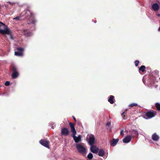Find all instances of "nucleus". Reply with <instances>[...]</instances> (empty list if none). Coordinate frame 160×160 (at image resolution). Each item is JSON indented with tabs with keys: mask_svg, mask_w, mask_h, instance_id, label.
Here are the masks:
<instances>
[{
	"mask_svg": "<svg viewBox=\"0 0 160 160\" xmlns=\"http://www.w3.org/2000/svg\"><path fill=\"white\" fill-rule=\"evenodd\" d=\"M158 31H160V26L159 27V28L158 29Z\"/></svg>",
	"mask_w": 160,
	"mask_h": 160,
	"instance_id": "72a5a7b5",
	"label": "nucleus"
},
{
	"mask_svg": "<svg viewBox=\"0 0 160 160\" xmlns=\"http://www.w3.org/2000/svg\"><path fill=\"white\" fill-rule=\"evenodd\" d=\"M12 77L13 78H15L18 76V73L17 71L16 67L13 66L12 68Z\"/></svg>",
	"mask_w": 160,
	"mask_h": 160,
	"instance_id": "423d86ee",
	"label": "nucleus"
},
{
	"mask_svg": "<svg viewBox=\"0 0 160 160\" xmlns=\"http://www.w3.org/2000/svg\"><path fill=\"white\" fill-rule=\"evenodd\" d=\"M73 119L75 121H76V119L74 117H73Z\"/></svg>",
	"mask_w": 160,
	"mask_h": 160,
	"instance_id": "473e14b6",
	"label": "nucleus"
},
{
	"mask_svg": "<svg viewBox=\"0 0 160 160\" xmlns=\"http://www.w3.org/2000/svg\"><path fill=\"white\" fill-rule=\"evenodd\" d=\"M88 158L90 159H92L93 157V155L91 153H89L87 156Z\"/></svg>",
	"mask_w": 160,
	"mask_h": 160,
	"instance_id": "5701e85b",
	"label": "nucleus"
},
{
	"mask_svg": "<svg viewBox=\"0 0 160 160\" xmlns=\"http://www.w3.org/2000/svg\"><path fill=\"white\" fill-rule=\"evenodd\" d=\"M157 16H158V17H160V13H157Z\"/></svg>",
	"mask_w": 160,
	"mask_h": 160,
	"instance_id": "2f4dec72",
	"label": "nucleus"
},
{
	"mask_svg": "<svg viewBox=\"0 0 160 160\" xmlns=\"http://www.w3.org/2000/svg\"><path fill=\"white\" fill-rule=\"evenodd\" d=\"M156 107L158 110L160 111V104L159 103H156Z\"/></svg>",
	"mask_w": 160,
	"mask_h": 160,
	"instance_id": "412c9836",
	"label": "nucleus"
},
{
	"mask_svg": "<svg viewBox=\"0 0 160 160\" xmlns=\"http://www.w3.org/2000/svg\"><path fill=\"white\" fill-rule=\"evenodd\" d=\"M20 17H17L14 18H13V19L17 20H20Z\"/></svg>",
	"mask_w": 160,
	"mask_h": 160,
	"instance_id": "bb28decb",
	"label": "nucleus"
},
{
	"mask_svg": "<svg viewBox=\"0 0 160 160\" xmlns=\"http://www.w3.org/2000/svg\"><path fill=\"white\" fill-rule=\"evenodd\" d=\"M76 148L79 152L82 154H84L86 153V149L85 148L83 147L80 144H77Z\"/></svg>",
	"mask_w": 160,
	"mask_h": 160,
	"instance_id": "7ed1b4c3",
	"label": "nucleus"
},
{
	"mask_svg": "<svg viewBox=\"0 0 160 160\" xmlns=\"http://www.w3.org/2000/svg\"><path fill=\"white\" fill-rule=\"evenodd\" d=\"M156 113L157 112L155 111L147 112L145 114L144 118L146 119L152 118L154 117Z\"/></svg>",
	"mask_w": 160,
	"mask_h": 160,
	"instance_id": "20e7f679",
	"label": "nucleus"
},
{
	"mask_svg": "<svg viewBox=\"0 0 160 160\" xmlns=\"http://www.w3.org/2000/svg\"><path fill=\"white\" fill-rule=\"evenodd\" d=\"M61 134L62 135H67L68 134V129L66 128H64L62 129Z\"/></svg>",
	"mask_w": 160,
	"mask_h": 160,
	"instance_id": "dca6fc26",
	"label": "nucleus"
},
{
	"mask_svg": "<svg viewBox=\"0 0 160 160\" xmlns=\"http://www.w3.org/2000/svg\"><path fill=\"white\" fill-rule=\"evenodd\" d=\"M152 8L154 11H156L159 9V6L157 3H154L152 5Z\"/></svg>",
	"mask_w": 160,
	"mask_h": 160,
	"instance_id": "2eb2a0df",
	"label": "nucleus"
},
{
	"mask_svg": "<svg viewBox=\"0 0 160 160\" xmlns=\"http://www.w3.org/2000/svg\"><path fill=\"white\" fill-rule=\"evenodd\" d=\"M90 150L92 152L96 154L98 152V149L96 146L92 145H91Z\"/></svg>",
	"mask_w": 160,
	"mask_h": 160,
	"instance_id": "9d476101",
	"label": "nucleus"
},
{
	"mask_svg": "<svg viewBox=\"0 0 160 160\" xmlns=\"http://www.w3.org/2000/svg\"><path fill=\"white\" fill-rule=\"evenodd\" d=\"M98 155L100 157H103L105 154V151L102 149H98Z\"/></svg>",
	"mask_w": 160,
	"mask_h": 160,
	"instance_id": "4468645a",
	"label": "nucleus"
},
{
	"mask_svg": "<svg viewBox=\"0 0 160 160\" xmlns=\"http://www.w3.org/2000/svg\"><path fill=\"white\" fill-rule=\"evenodd\" d=\"M124 112H123L122 113V115H123V114H124Z\"/></svg>",
	"mask_w": 160,
	"mask_h": 160,
	"instance_id": "c9c22d12",
	"label": "nucleus"
},
{
	"mask_svg": "<svg viewBox=\"0 0 160 160\" xmlns=\"http://www.w3.org/2000/svg\"><path fill=\"white\" fill-rule=\"evenodd\" d=\"M3 28V29L0 30V33L2 34H11V31L6 25V27H4Z\"/></svg>",
	"mask_w": 160,
	"mask_h": 160,
	"instance_id": "39448f33",
	"label": "nucleus"
},
{
	"mask_svg": "<svg viewBox=\"0 0 160 160\" xmlns=\"http://www.w3.org/2000/svg\"><path fill=\"white\" fill-rule=\"evenodd\" d=\"M8 3L10 4V5H13L14 4V3H11L10 2H8Z\"/></svg>",
	"mask_w": 160,
	"mask_h": 160,
	"instance_id": "c85d7f7f",
	"label": "nucleus"
},
{
	"mask_svg": "<svg viewBox=\"0 0 160 160\" xmlns=\"http://www.w3.org/2000/svg\"><path fill=\"white\" fill-rule=\"evenodd\" d=\"M40 143L44 146L47 148H49V142L46 140H44L43 139H41L40 141Z\"/></svg>",
	"mask_w": 160,
	"mask_h": 160,
	"instance_id": "6e6552de",
	"label": "nucleus"
},
{
	"mask_svg": "<svg viewBox=\"0 0 160 160\" xmlns=\"http://www.w3.org/2000/svg\"><path fill=\"white\" fill-rule=\"evenodd\" d=\"M22 34H24L26 36H29L31 35V33L29 32H24Z\"/></svg>",
	"mask_w": 160,
	"mask_h": 160,
	"instance_id": "4be33fe9",
	"label": "nucleus"
},
{
	"mask_svg": "<svg viewBox=\"0 0 160 160\" xmlns=\"http://www.w3.org/2000/svg\"><path fill=\"white\" fill-rule=\"evenodd\" d=\"M17 50L18 51V52H15V55L16 56H21L23 55L22 52L23 51V49L22 48H18Z\"/></svg>",
	"mask_w": 160,
	"mask_h": 160,
	"instance_id": "0eeeda50",
	"label": "nucleus"
},
{
	"mask_svg": "<svg viewBox=\"0 0 160 160\" xmlns=\"http://www.w3.org/2000/svg\"><path fill=\"white\" fill-rule=\"evenodd\" d=\"M69 124L71 128V131L72 133L73 134H76V132L74 124L72 122H70Z\"/></svg>",
	"mask_w": 160,
	"mask_h": 160,
	"instance_id": "f8f14e48",
	"label": "nucleus"
},
{
	"mask_svg": "<svg viewBox=\"0 0 160 160\" xmlns=\"http://www.w3.org/2000/svg\"><path fill=\"white\" fill-rule=\"evenodd\" d=\"M113 98L114 96H111L108 99V101L110 102V103L113 104L114 103V101L113 100Z\"/></svg>",
	"mask_w": 160,
	"mask_h": 160,
	"instance_id": "a211bd4d",
	"label": "nucleus"
},
{
	"mask_svg": "<svg viewBox=\"0 0 160 160\" xmlns=\"http://www.w3.org/2000/svg\"><path fill=\"white\" fill-rule=\"evenodd\" d=\"M145 68V67L144 65H142L139 68V70L142 71V72H144Z\"/></svg>",
	"mask_w": 160,
	"mask_h": 160,
	"instance_id": "6ab92c4d",
	"label": "nucleus"
},
{
	"mask_svg": "<svg viewBox=\"0 0 160 160\" xmlns=\"http://www.w3.org/2000/svg\"><path fill=\"white\" fill-rule=\"evenodd\" d=\"M5 84L6 86H8L10 84V82L8 81H7L5 82Z\"/></svg>",
	"mask_w": 160,
	"mask_h": 160,
	"instance_id": "a878e982",
	"label": "nucleus"
},
{
	"mask_svg": "<svg viewBox=\"0 0 160 160\" xmlns=\"http://www.w3.org/2000/svg\"><path fill=\"white\" fill-rule=\"evenodd\" d=\"M119 139H113L112 140L110 141V143L111 146H115L118 142Z\"/></svg>",
	"mask_w": 160,
	"mask_h": 160,
	"instance_id": "ddd939ff",
	"label": "nucleus"
},
{
	"mask_svg": "<svg viewBox=\"0 0 160 160\" xmlns=\"http://www.w3.org/2000/svg\"><path fill=\"white\" fill-rule=\"evenodd\" d=\"M94 22V23H96V21H95Z\"/></svg>",
	"mask_w": 160,
	"mask_h": 160,
	"instance_id": "f704fd0d",
	"label": "nucleus"
},
{
	"mask_svg": "<svg viewBox=\"0 0 160 160\" xmlns=\"http://www.w3.org/2000/svg\"><path fill=\"white\" fill-rule=\"evenodd\" d=\"M22 16L25 15L26 17H30L29 21L28 22V24L32 23L34 24L36 21L33 18L32 13L28 10H25L22 13Z\"/></svg>",
	"mask_w": 160,
	"mask_h": 160,
	"instance_id": "f257e3e1",
	"label": "nucleus"
},
{
	"mask_svg": "<svg viewBox=\"0 0 160 160\" xmlns=\"http://www.w3.org/2000/svg\"><path fill=\"white\" fill-rule=\"evenodd\" d=\"M87 139L88 140V143L90 145L94 144L95 138L93 135L91 134L88 135L87 137Z\"/></svg>",
	"mask_w": 160,
	"mask_h": 160,
	"instance_id": "f03ea898",
	"label": "nucleus"
},
{
	"mask_svg": "<svg viewBox=\"0 0 160 160\" xmlns=\"http://www.w3.org/2000/svg\"><path fill=\"white\" fill-rule=\"evenodd\" d=\"M75 134H73L72 137L75 142L78 143L81 141V137L80 135H78V137L75 136Z\"/></svg>",
	"mask_w": 160,
	"mask_h": 160,
	"instance_id": "1a4fd4ad",
	"label": "nucleus"
},
{
	"mask_svg": "<svg viewBox=\"0 0 160 160\" xmlns=\"http://www.w3.org/2000/svg\"><path fill=\"white\" fill-rule=\"evenodd\" d=\"M131 132L132 133V134H136L137 135H138V131L136 130L133 129L131 131Z\"/></svg>",
	"mask_w": 160,
	"mask_h": 160,
	"instance_id": "aec40b11",
	"label": "nucleus"
},
{
	"mask_svg": "<svg viewBox=\"0 0 160 160\" xmlns=\"http://www.w3.org/2000/svg\"><path fill=\"white\" fill-rule=\"evenodd\" d=\"M139 63V61L138 60H136L135 62V65L136 67H137L138 66V64Z\"/></svg>",
	"mask_w": 160,
	"mask_h": 160,
	"instance_id": "393cba45",
	"label": "nucleus"
},
{
	"mask_svg": "<svg viewBox=\"0 0 160 160\" xmlns=\"http://www.w3.org/2000/svg\"><path fill=\"white\" fill-rule=\"evenodd\" d=\"M2 87V86L1 85H0V88L1 87Z\"/></svg>",
	"mask_w": 160,
	"mask_h": 160,
	"instance_id": "e433bc0d",
	"label": "nucleus"
},
{
	"mask_svg": "<svg viewBox=\"0 0 160 160\" xmlns=\"http://www.w3.org/2000/svg\"><path fill=\"white\" fill-rule=\"evenodd\" d=\"M123 130H121L120 132V134L121 135H123Z\"/></svg>",
	"mask_w": 160,
	"mask_h": 160,
	"instance_id": "c756f323",
	"label": "nucleus"
},
{
	"mask_svg": "<svg viewBox=\"0 0 160 160\" xmlns=\"http://www.w3.org/2000/svg\"><path fill=\"white\" fill-rule=\"evenodd\" d=\"M159 138V137L156 133H154L152 136V139L153 140L155 141H158Z\"/></svg>",
	"mask_w": 160,
	"mask_h": 160,
	"instance_id": "f3484780",
	"label": "nucleus"
},
{
	"mask_svg": "<svg viewBox=\"0 0 160 160\" xmlns=\"http://www.w3.org/2000/svg\"><path fill=\"white\" fill-rule=\"evenodd\" d=\"M106 125L108 126H109L111 125V122H108L107 123Z\"/></svg>",
	"mask_w": 160,
	"mask_h": 160,
	"instance_id": "cd10ccee",
	"label": "nucleus"
},
{
	"mask_svg": "<svg viewBox=\"0 0 160 160\" xmlns=\"http://www.w3.org/2000/svg\"><path fill=\"white\" fill-rule=\"evenodd\" d=\"M10 35V38H11V39H12V40H13V38L12 36L11 35V33Z\"/></svg>",
	"mask_w": 160,
	"mask_h": 160,
	"instance_id": "7c9ffc66",
	"label": "nucleus"
},
{
	"mask_svg": "<svg viewBox=\"0 0 160 160\" xmlns=\"http://www.w3.org/2000/svg\"><path fill=\"white\" fill-rule=\"evenodd\" d=\"M137 105V104L136 103H132L130 104L129 105V106L130 107H132L134 106H136Z\"/></svg>",
	"mask_w": 160,
	"mask_h": 160,
	"instance_id": "b1692460",
	"label": "nucleus"
},
{
	"mask_svg": "<svg viewBox=\"0 0 160 160\" xmlns=\"http://www.w3.org/2000/svg\"><path fill=\"white\" fill-rule=\"evenodd\" d=\"M132 138L131 136H127L123 139V141L125 143H128L131 141Z\"/></svg>",
	"mask_w": 160,
	"mask_h": 160,
	"instance_id": "9b49d317",
	"label": "nucleus"
}]
</instances>
